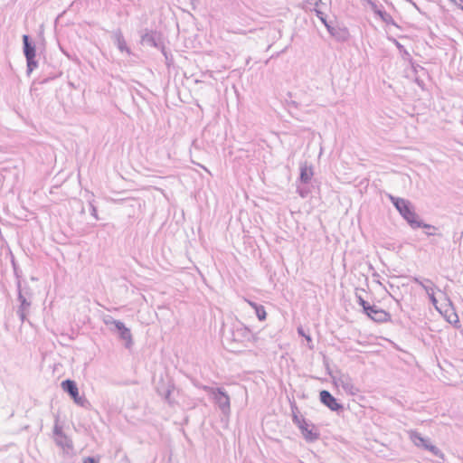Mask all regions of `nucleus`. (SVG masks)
Wrapping results in <instances>:
<instances>
[{"instance_id":"23","label":"nucleus","mask_w":463,"mask_h":463,"mask_svg":"<svg viewBox=\"0 0 463 463\" xmlns=\"http://www.w3.org/2000/svg\"><path fill=\"white\" fill-rule=\"evenodd\" d=\"M52 432H53V438L64 434L62 431V427L59 425V417L58 416H56V418H55V424H54Z\"/></svg>"},{"instance_id":"34","label":"nucleus","mask_w":463,"mask_h":463,"mask_svg":"<svg viewBox=\"0 0 463 463\" xmlns=\"http://www.w3.org/2000/svg\"><path fill=\"white\" fill-rule=\"evenodd\" d=\"M426 279H422V280H421V282L420 283V286L422 288H423V285H425V284H426Z\"/></svg>"},{"instance_id":"26","label":"nucleus","mask_w":463,"mask_h":463,"mask_svg":"<svg viewBox=\"0 0 463 463\" xmlns=\"http://www.w3.org/2000/svg\"><path fill=\"white\" fill-rule=\"evenodd\" d=\"M357 302L358 304L363 307L364 311L367 309V307H370L371 305L365 301L361 296L356 294Z\"/></svg>"},{"instance_id":"1","label":"nucleus","mask_w":463,"mask_h":463,"mask_svg":"<svg viewBox=\"0 0 463 463\" xmlns=\"http://www.w3.org/2000/svg\"><path fill=\"white\" fill-rule=\"evenodd\" d=\"M389 199L412 229L424 228L437 230L435 226L423 223L419 220V216L415 213L410 201L403 198L395 197L393 195H389Z\"/></svg>"},{"instance_id":"4","label":"nucleus","mask_w":463,"mask_h":463,"mask_svg":"<svg viewBox=\"0 0 463 463\" xmlns=\"http://www.w3.org/2000/svg\"><path fill=\"white\" fill-rule=\"evenodd\" d=\"M336 384L349 395H356L359 392V389L348 374H341L336 380Z\"/></svg>"},{"instance_id":"10","label":"nucleus","mask_w":463,"mask_h":463,"mask_svg":"<svg viewBox=\"0 0 463 463\" xmlns=\"http://www.w3.org/2000/svg\"><path fill=\"white\" fill-rule=\"evenodd\" d=\"M55 444L60 447L64 453H69L73 449L72 440L64 433L58 437H54Z\"/></svg>"},{"instance_id":"32","label":"nucleus","mask_w":463,"mask_h":463,"mask_svg":"<svg viewBox=\"0 0 463 463\" xmlns=\"http://www.w3.org/2000/svg\"><path fill=\"white\" fill-rule=\"evenodd\" d=\"M428 230H429V231H428V232H426V234H427L428 236H433V235H435V234H436V233H435V231H436V230H433V229H428Z\"/></svg>"},{"instance_id":"2","label":"nucleus","mask_w":463,"mask_h":463,"mask_svg":"<svg viewBox=\"0 0 463 463\" xmlns=\"http://www.w3.org/2000/svg\"><path fill=\"white\" fill-rule=\"evenodd\" d=\"M208 390L218 405L219 409L222 411V414L228 416L231 412V404H230V397L222 388H210L205 387Z\"/></svg>"},{"instance_id":"7","label":"nucleus","mask_w":463,"mask_h":463,"mask_svg":"<svg viewBox=\"0 0 463 463\" xmlns=\"http://www.w3.org/2000/svg\"><path fill=\"white\" fill-rule=\"evenodd\" d=\"M304 439L308 442L316 441L319 439V432L316 426L312 423L306 421V424L301 425L299 428Z\"/></svg>"},{"instance_id":"25","label":"nucleus","mask_w":463,"mask_h":463,"mask_svg":"<svg viewBox=\"0 0 463 463\" xmlns=\"http://www.w3.org/2000/svg\"><path fill=\"white\" fill-rule=\"evenodd\" d=\"M435 285L430 279H426V284L423 285V289L426 291L427 294L435 291Z\"/></svg>"},{"instance_id":"5","label":"nucleus","mask_w":463,"mask_h":463,"mask_svg":"<svg viewBox=\"0 0 463 463\" xmlns=\"http://www.w3.org/2000/svg\"><path fill=\"white\" fill-rule=\"evenodd\" d=\"M364 313L375 322H386L390 319V315L386 311L377 307L376 306L367 307Z\"/></svg>"},{"instance_id":"12","label":"nucleus","mask_w":463,"mask_h":463,"mask_svg":"<svg viewBox=\"0 0 463 463\" xmlns=\"http://www.w3.org/2000/svg\"><path fill=\"white\" fill-rule=\"evenodd\" d=\"M409 436L411 442L419 448L426 449L428 444L430 442V439L422 437L419 432L415 430H410Z\"/></svg>"},{"instance_id":"3","label":"nucleus","mask_w":463,"mask_h":463,"mask_svg":"<svg viewBox=\"0 0 463 463\" xmlns=\"http://www.w3.org/2000/svg\"><path fill=\"white\" fill-rule=\"evenodd\" d=\"M62 390L67 392L79 406L86 408L90 403L84 396H80L79 389L74 381L67 379L61 382Z\"/></svg>"},{"instance_id":"20","label":"nucleus","mask_w":463,"mask_h":463,"mask_svg":"<svg viewBox=\"0 0 463 463\" xmlns=\"http://www.w3.org/2000/svg\"><path fill=\"white\" fill-rule=\"evenodd\" d=\"M102 322L108 326H113L115 329L117 328V323H121V321L114 319L109 315H103Z\"/></svg>"},{"instance_id":"15","label":"nucleus","mask_w":463,"mask_h":463,"mask_svg":"<svg viewBox=\"0 0 463 463\" xmlns=\"http://www.w3.org/2000/svg\"><path fill=\"white\" fill-rule=\"evenodd\" d=\"M141 42L143 44L156 47L157 46V35L156 32L147 31L141 36Z\"/></svg>"},{"instance_id":"24","label":"nucleus","mask_w":463,"mask_h":463,"mask_svg":"<svg viewBox=\"0 0 463 463\" xmlns=\"http://www.w3.org/2000/svg\"><path fill=\"white\" fill-rule=\"evenodd\" d=\"M321 3V0H304L301 4L302 8L308 9L312 5L317 6Z\"/></svg>"},{"instance_id":"21","label":"nucleus","mask_w":463,"mask_h":463,"mask_svg":"<svg viewBox=\"0 0 463 463\" xmlns=\"http://www.w3.org/2000/svg\"><path fill=\"white\" fill-rule=\"evenodd\" d=\"M27 62V74L30 75L34 69L37 68V61H35V57L26 58Z\"/></svg>"},{"instance_id":"33","label":"nucleus","mask_w":463,"mask_h":463,"mask_svg":"<svg viewBox=\"0 0 463 463\" xmlns=\"http://www.w3.org/2000/svg\"><path fill=\"white\" fill-rule=\"evenodd\" d=\"M421 280H422V279H419V278H414V279H413V281H414L415 283L419 284V285H420V283L421 282Z\"/></svg>"},{"instance_id":"9","label":"nucleus","mask_w":463,"mask_h":463,"mask_svg":"<svg viewBox=\"0 0 463 463\" xmlns=\"http://www.w3.org/2000/svg\"><path fill=\"white\" fill-rule=\"evenodd\" d=\"M115 330L118 331L120 339L125 341L126 348H130L133 345L132 334L130 332V329L128 328L123 322H121L117 323V328Z\"/></svg>"},{"instance_id":"35","label":"nucleus","mask_w":463,"mask_h":463,"mask_svg":"<svg viewBox=\"0 0 463 463\" xmlns=\"http://www.w3.org/2000/svg\"><path fill=\"white\" fill-rule=\"evenodd\" d=\"M299 194L301 197H305L306 194H305V192H302L301 190H299Z\"/></svg>"},{"instance_id":"6","label":"nucleus","mask_w":463,"mask_h":463,"mask_svg":"<svg viewBox=\"0 0 463 463\" xmlns=\"http://www.w3.org/2000/svg\"><path fill=\"white\" fill-rule=\"evenodd\" d=\"M319 397L321 402L328 407L331 411H338L339 410L343 409V405L338 403L335 398L328 391H321Z\"/></svg>"},{"instance_id":"27","label":"nucleus","mask_w":463,"mask_h":463,"mask_svg":"<svg viewBox=\"0 0 463 463\" xmlns=\"http://www.w3.org/2000/svg\"><path fill=\"white\" fill-rule=\"evenodd\" d=\"M320 21L326 25V27L327 28L328 32L334 35L335 34V32H334V27H332L326 20V17L324 16L322 19H320Z\"/></svg>"},{"instance_id":"31","label":"nucleus","mask_w":463,"mask_h":463,"mask_svg":"<svg viewBox=\"0 0 463 463\" xmlns=\"http://www.w3.org/2000/svg\"><path fill=\"white\" fill-rule=\"evenodd\" d=\"M91 214L98 219L96 207L91 205Z\"/></svg>"},{"instance_id":"30","label":"nucleus","mask_w":463,"mask_h":463,"mask_svg":"<svg viewBox=\"0 0 463 463\" xmlns=\"http://www.w3.org/2000/svg\"><path fill=\"white\" fill-rule=\"evenodd\" d=\"M315 12L319 19H322L325 16V14L318 9H315Z\"/></svg>"},{"instance_id":"14","label":"nucleus","mask_w":463,"mask_h":463,"mask_svg":"<svg viewBox=\"0 0 463 463\" xmlns=\"http://www.w3.org/2000/svg\"><path fill=\"white\" fill-rule=\"evenodd\" d=\"M23 43H24V53L25 58L35 57L36 51L35 46L30 42V38L28 35H23Z\"/></svg>"},{"instance_id":"17","label":"nucleus","mask_w":463,"mask_h":463,"mask_svg":"<svg viewBox=\"0 0 463 463\" xmlns=\"http://www.w3.org/2000/svg\"><path fill=\"white\" fill-rule=\"evenodd\" d=\"M249 304L255 309L256 316L260 321L266 319L267 314L263 306L258 305L251 301H249Z\"/></svg>"},{"instance_id":"11","label":"nucleus","mask_w":463,"mask_h":463,"mask_svg":"<svg viewBox=\"0 0 463 463\" xmlns=\"http://www.w3.org/2000/svg\"><path fill=\"white\" fill-rule=\"evenodd\" d=\"M112 38L114 43L117 45L120 52H126L128 54H130V50L127 45V43L123 37V34L120 30H117L112 33Z\"/></svg>"},{"instance_id":"18","label":"nucleus","mask_w":463,"mask_h":463,"mask_svg":"<svg viewBox=\"0 0 463 463\" xmlns=\"http://www.w3.org/2000/svg\"><path fill=\"white\" fill-rule=\"evenodd\" d=\"M291 409H292V420H293L294 424H296L299 429L301 425L306 424L307 420L303 417H299L298 415V408L296 405L292 406Z\"/></svg>"},{"instance_id":"13","label":"nucleus","mask_w":463,"mask_h":463,"mask_svg":"<svg viewBox=\"0 0 463 463\" xmlns=\"http://www.w3.org/2000/svg\"><path fill=\"white\" fill-rule=\"evenodd\" d=\"M313 168L311 165H307V164L305 162L300 165V176L299 179L302 183L307 184L311 180L313 176Z\"/></svg>"},{"instance_id":"22","label":"nucleus","mask_w":463,"mask_h":463,"mask_svg":"<svg viewBox=\"0 0 463 463\" xmlns=\"http://www.w3.org/2000/svg\"><path fill=\"white\" fill-rule=\"evenodd\" d=\"M427 450H429L430 452H431L434 456H437L440 458H443L444 455L443 453L440 451L439 449H438L436 446L432 445L430 442L428 444V446L426 447Z\"/></svg>"},{"instance_id":"36","label":"nucleus","mask_w":463,"mask_h":463,"mask_svg":"<svg viewBox=\"0 0 463 463\" xmlns=\"http://www.w3.org/2000/svg\"><path fill=\"white\" fill-rule=\"evenodd\" d=\"M459 1L463 3V0H459Z\"/></svg>"},{"instance_id":"19","label":"nucleus","mask_w":463,"mask_h":463,"mask_svg":"<svg viewBox=\"0 0 463 463\" xmlns=\"http://www.w3.org/2000/svg\"><path fill=\"white\" fill-rule=\"evenodd\" d=\"M22 295L24 298L31 299L33 294L28 287H22L21 283L18 282V296Z\"/></svg>"},{"instance_id":"29","label":"nucleus","mask_w":463,"mask_h":463,"mask_svg":"<svg viewBox=\"0 0 463 463\" xmlns=\"http://www.w3.org/2000/svg\"><path fill=\"white\" fill-rule=\"evenodd\" d=\"M428 296H429L430 300L431 301V303H432L434 306H436V304H437V302H438V301H437V298H436V297H435V295H434V291H433V292L429 293V294H428Z\"/></svg>"},{"instance_id":"8","label":"nucleus","mask_w":463,"mask_h":463,"mask_svg":"<svg viewBox=\"0 0 463 463\" xmlns=\"http://www.w3.org/2000/svg\"><path fill=\"white\" fill-rule=\"evenodd\" d=\"M17 299L20 302V306L18 307L16 313L20 317L21 322L24 323L29 314L32 300L24 298L22 295L18 296Z\"/></svg>"},{"instance_id":"16","label":"nucleus","mask_w":463,"mask_h":463,"mask_svg":"<svg viewBox=\"0 0 463 463\" xmlns=\"http://www.w3.org/2000/svg\"><path fill=\"white\" fill-rule=\"evenodd\" d=\"M371 5L374 13L378 14L384 23L391 24L393 22L392 16L388 13L378 9L376 5L373 3H371Z\"/></svg>"},{"instance_id":"28","label":"nucleus","mask_w":463,"mask_h":463,"mask_svg":"<svg viewBox=\"0 0 463 463\" xmlns=\"http://www.w3.org/2000/svg\"><path fill=\"white\" fill-rule=\"evenodd\" d=\"M99 458L93 457H87L83 458V463H99Z\"/></svg>"}]
</instances>
